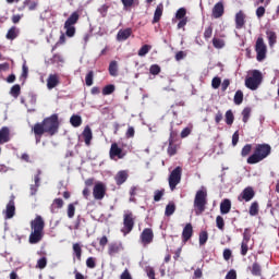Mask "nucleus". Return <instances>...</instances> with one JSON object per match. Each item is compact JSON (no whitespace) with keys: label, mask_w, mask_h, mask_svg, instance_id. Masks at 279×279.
Returning <instances> with one entry per match:
<instances>
[{"label":"nucleus","mask_w":279,"mask_h":279,"mask_svg":"<svg viewBox=\"0 0 279 279\" xmlns=\"http://www.w3.org/2000/svg\"><path fill=\"white\" fill-rule=\"evenodd\" d=\"M114 93V85H107L102 88V95H112Z\"/></svg>","instance_id":"49"},{"label":"nucleus","mask_w":279,"mask_h":279,"mask_svg":"<svg viewBox=\"0 0 279 279\" xmlns=\"http://www.w3.org/2000/svg\"><path fill=\"white\" fill-rule=\"evenodd\" d=\"M163 10L165 5L162 3H159L155 10L153 23H158V21H160Z\"/></svg>","instance_id":"28"},{"label":"nucleus","mask_w":279,"mask_h":279,"mask_svg":"<svg viewBox=\"0 0 279 279\" xmlns=\"http://www.w3.org/2000/svg\"><path fill=\"white\" fill-rule=\"evenodd\" d=\"M123 243L121 242H113L109 244L108 254L109 256H116L119 252H122Z\"/></svg>","instance_id":"17"},{"label":"nucleus","mask_w":279,"mask_h":279,"mask_svg":"<svg viewBox=\"0 0 279 279\" xmlns=\"http://www.w3.org/2000/svg\"><path fill=\"white\" fill-rule=\"evenodd\" d=\"M37 267H39V269H45V267H47V257H41L37 260Z\"/></svg>","instance_id":"56"},{"label":"nucleus","mask_w":279,"mask_h":279,"mask_svg":"<svg viewBox=\"0 0 279 279\" xmlns=\"http://www.w3.org/2000/svg\"><path fill=\"white\" fill-rule=\"evenodd\" d=\"M251 274L252 276H262L263 268L260 267V264H258L257 262L253 263L251 267Z\"/></svg>","instance_id":"33"},{"label":"nucleus","mask_w":279,"mask_h":279,"mask_svg":"<svg viewBox=\"0 0 279 279\" xmlns=\"http://www.w3.org/2000/svg\"><path fill=\"white\" fill-rule=\"evenodd\" d=\"M132 36V28L120 29L117 34V40L120 43L128 40Z\"/></svg>","instance_id":"22"},{"label":"nucleus","mask_w":279,"mask_h":279,"mask_svg":"<svg viewBox=\"0 0 279 279\" xmlns=\"http://www.w3.org/2000/svg\"><path fill=\"white\" fill-rule=\"evenodd\" d=\"M45 220H43V217L37 216L36 217V243L39 241H43V238L45 236Z\"/></svg>","instance_id":"11"},{"label":"nucleus","mask_w":279,"mask_h":279,"mask_svg":"<svg viewBox=\"0 0 279 279\" xmlns=\"http://www.w3.org/2000/svg\"><path fill=\"white\" fill-rule=\"evenodd\" d=\"M109 156L111 160H117V158L119 159L124 158L125 154H123V149H121L117 143H113L111 144Z\"/></svg>","instance_id":"13"},{"label":"nucleus","mask_w":279,"mask_h":279,"mask_svg":"<svg viewBox=\"0 0 279 279\" xmlns=\"http://www.w3.org/2000/svg\"><path fill=\"white\" fill-rule=\"evenodd\" d=\"M141 241L143 245H149L154 241V231L149 228H146L141 233Z\"/></svg>","instance_id":"14"},{"label":"nucleus","mask_w":279,"mask_h":279,"mask_svg":"<svg viewBox=\"0 0 279 279\" xmlns=\"http://www.w3.org/2000/svg\"><path fill=\"white\" fill-rule=\"evenodd\" d=\"M120 279H132V275H130V270L125 269L121 276Z\"/></svg>","instance_id":"64"},{"label":"nucleus","mask_w":279,"mask_h":279,"mask_svg":"<svg viewBox=\"0 0 279 279\" xmlns=\"http://www.w3.org/2000/svg\"><path fill=\"white\" fill-rule=\"evenodd\" d=\"M4 143H10V128L8 126L0 129V145H4Z\"/></svg>","instance_id":"19"},{"label":"nucleus","mask_w":279,"mask_h":279,"mask_svg":"<svg viewBox=\"0 0 279 279\" xmlns=\"http://www.w3.org/2000/svg\"><path fill=\"white\" fill-rule=\"evenodd\" d=\"M29 73V68H27V63L24 62L22 65V75L21 77H23V80H27V75Z\"/></svg>","instance_id":"52"},{"label":"nucleus","mask_w":279,"mask_h":279,"mask_svg":"<svg viewBox=\"0 0 279 279\" xmlns=\"http://www.w3.org/2000/svg\"><path fill=\"white\" fill-rule=\"evenodd\" d=\"M149 51H151V46H149V45H144V46L138 50V56H140V58H144V56L148 54Z\"/></svg>","instance_id":"41"},{"label":"nucleus","mask_w":279,"mask_h":279,"mask_svg":"<svg viewBox=\"0 0 279 279\" xmlns=\"http://www.w3.org/2000/svg\"><path fill=\"white\" fill-rule=\"evenodd\" d=\"M175 19L179 21L178 29H182V27H186V24L189 23V17H186V9L180 8L175 12Z\"/></svg>","instance_id":"10"},{"label":"nucleus","mask_w":279,"mask_h":279,"mask_svg":"<svg viewBox=\"0 0 279 279\" xmlns=\"http://www.w3.org/2000/svg\"><path fill=\"white\" fill-rule=\"evenodd\" d=\"M173 213H175V203H169L166 206L165 215H166V217H171V215H173Z\"/></svg>","instance_id":"39"},{"label":"nucleus","mask_w":279,"mask_h":279,"mask_svg":"<svg viewBox=\"0 0 279 279\" xmlns=\"http://www.w3.org/2000/svg\"><path fill=\"white\" fill-rule=\"evenodd\" d=\"M255 195L256 193L254 192V189L252 186H248L243 190V192L239 196V201L241 202L242 199H244V202H252Z\"/></svg>","instance_id":"15"},{"label":"nucleus","mask_w":279,"mask_h":279,"mask_svg":"<svg viewBox=\"0 0 279 279\" xmlns=\"http://www.w3.org/2000/svg\"><path fill=\"white\" fill-rule=\"evenodd\" d=\"M260 84H263V73L259 70H253L252 75L245 80L246 88L257 90Z\"/></svg>","instance_id":"5"},{"label":"nucleus","mask_w":279,"mask_h":279,"mask_svg":"<svg viewBox=\"0 0 279 279\" xmlns=\"http://www.w3.org/2000/svg\"><path fill=\"white\" fill-rule=\"evenodd\" d=\"M216 226L218 230H223V228H226V221L223 220V217L221 216L216 217Z\"/></svg>","instance_id":"45"},{"label":"nucleus","mask_w":279,"mask_h":279,"mask_svg":"<svg viewBox=\"0 0 279 279\" xmlns=\"http://www.w3.org/2000/svg\"><path fill=\"white\" fill-rule=\"evenodd\" d=\"M82 136L85 141V145H87V147L90 145V141H93V130L90 129V126H85Z\"/></svg>","instance_id":"25"},{"label":"nucleus","mask_w":279,"mask_h":279,"mask_svg":"<svg viewBox=\"0 0 279 279\" xmlns=\"http://www.w3.org/2000/svg\"><path fill=\"white\" fill-rule=\"evenodd\" d=\"M121 1L124 7V10H128V8H132V5H134V0H121Z\"/></svg>","instance_id":"61"},{"label":"nucleus","mask_w":279,"mask_h":279,"mask_svg":"<svg viewBox=\"0 0 279 279\" xmlns=\"http://www.w3.org/2000/svg\"><path fill=\"white\" fill-rule=\"evenodd\" d=\"M119 73V64L117 63V61H111L109 64V74L112 77H117Z\"/></svg>","instance_id":"32"},{"label":"nucleus","mask_w":279,"mask_h":279,"mask_svg":"<svg viewBox=\"0 0 279 279\" xmlns=\"http://www.w3.org/2000/svg\"><path fill=\"white\" fill-rule=\"evenodd\" d=\"M70 123L73 128H80L82 125V116L73 114L70 118Z\"/></svg>","instance_id":"34"},{"label":"nucleus","mask_w":279,"mask_h":279,"mask_svg":"<svg viewBox=\"0 0 279 279\" xmlns=\"http://www.w3.org/2000/svg\"><path fill=\"white\" fill-rule=\"evenodd\" d=\"M169 186L171 191H175V186L182 182V168L177 167L169 175L168 179Z\"/></svg>","instance_id":"7"},{"label":"nucleus","mask_w":279,"mask_h":279,"mask_svg":"<svg viewBox=\"0 0 279 279\" xmlns=\"http://www.w3.org/2000/svg\"><path fill=\"white\" fill-rule=\"evenodd\" d=\"M108 4H102L99 9L98 12L99 14H101V16H106V14H108Z\"/></svg>","instance_id":"59"},{"label":"nucleus","mask_w":279,"mask_h":279,"mask_svg":"<svg viewBox=\"0 0 279 279\" xmlns=\"http://www.w3.org/2000/svg\"><path fill=\"white\" fill-rule=\"evenodd\" d=\"M128 177H129L128 171L125 170L119 171L114 177L116 184H118V186H121V184H125V182L128 181Z\"/></svg>","instance_id":"21"},{"label":"nucleus","mask_w":279,"mask_h":279,"mask_svg":"<svg viewBox=\"0 0 279 279\" xmlns=\"http://www.w3.org/2000/svg\"><path fill=\"white\" fill-rule=\"evenodd\" d=\"M186 58V52L184 51H179L175 53V60L177 62H180V60H184Z\"/></svg>","instance_id":"60"},{"label":"nucleus","mask_w":279,"mask_h":279,"mask_svg":"<svg viewBox=\"0 0 279 279\" xmlns=\"http://www.w3.org/2000/svg\"><path fill=\"white\" fill-rule=\"evenodd\" d=\"M72 250H73V256H75L77 260H82V244L74 243L72 246Z\"/></svg>","instance_id":"30"},{"label":"nucleus","mask_w":279,"mask_h":279,"mask_svg":"<svg viewBox=\"0 0 279 279\" xmlns=\"http://www.w3.org/2000/svg\"><path fill=\"white\" fill-rule=\"evenodd\" d=\"M250 243V235L244 234L242 243H241V255L246 256L247 252L250 250V246L247 244Z\"/></svg>","instance_id":"27"},{"label":"nucleus","mask_w":279,"mask_h":279,"mask_svg":"<svg viewBox=\"0 0 279 279\" xmlns=\"http://www.w3.org/2000/svg\"><path fill=\"white\" fill-rule=\"evenodd\" d=\"M252 114V109L250 108H244L243 111H242V121L243 123H247V121H250V116Z\"/></svg>","instance_id":"42"},{"label":"nucleus","mask_w":279,"mask_h":279,"mask_svg":"<svg viewBox=\"0 0 279 279\" xmlns=\"http://www.w3.org/2000/svg\"><path fill=\"white\" fill-rule=\"evenodd\" d=\"M95 77V73L93 71H89L85 77V84L86 86H93V80Z\"/></svg>","instance_id":"46"},{"label":"nucleus","mask_w":279,"mask_h":279,"mask_svg":"<svg viewBox=\"0 0 279 279\" xmlns=\"http://www.w3.org/2000/svg\"><path fill=\"white\" fill-rule=\"evenodd\" d=\"M244 26H245V13H243V11H239L235 14V28L243 29Z\"/></svg>","instance_id":"20"},{"label":"nucleus","mask_w":279,"mask_h":279,"mask_svg":"<svg viewBox=\"0 0 279 279\" xmlns=\"http://www.w3.org/2000/svg\"><path fill=\"white\" fill-rule=\"evenodd\" d=\"M225 119H226L227 125H232V123H234V113L232 112V110L229 109L226 112Z\"/></svg>","instance_id":"37"},{"label":"nucleus","mask_w":279,"mask_h":279,"mask_svg":"<svg viewBox=\"0 0 279 279\" xmlns=\"http://www.w3.org/2000/svg\"><path fill=\"white\" fill-rule=\"evenodd\" d=\"M146 272L149 279H156V271H154V268L147 267Z\"/></svg>","instance_id":"58"},{"label":"nucleus","mask_w":279,"mask_h":279,"mask_svg":"<svg viewBox=\"0 0 279 279\" xmlns=\"http://www.w3.org/2000/svg\"><path fill=\"white\" fill-rule=\"evenodd\" d=\"M233 101L235 104V106H241V104H243V92L242 90H236Z\"/></svg>","instance_id":"38"},{"label":"nucleus","mask_w":279,"mask_h":279,"mask_svg":"<svg viewBox=\"0 0 279 279\" xmlns=\"http://www.w3.org/2000/svg\"><path fill=\"white\" fill-rule=\"evenodd\" d=\"M250 215H251V217H256V215H258V203L257 202L252 203V205L250 207Z\"/></svg>","instance_id":"44"},{"label":"nucleus","mask_w":279,"mask_h":279,"mask_svg":"<svg viewBox=\"0 0 279 279\" xmlns=\"http://www.w3.org/2000/svg\"><path fill=\"white\" fill-rule=\"evenodd\" d=\"M58 84H60V77L58 76V74H50L47 78V88L51 90L56 88Z\"/></svg>","instance_id":"18"},{"label":"nucleus","mask_w":279,"mask_h":279,"mask_svg":"<svg viewBox=\"0 0 279 279\" xmlns=\"http://www.w3.org/2000/svg\"><path fill=\"white\" fill-rule=\"evenodd\" d=\"M32 233L29 235V243H36V219L31 221Z\"/></svg>","instance_id":"35"},{"label":"nucleus","mask_w":279,"mask_h":279,"mask_svg":"<svg viewBox=\"0 0 279 279\" xmlns=\"http://www.w3.org/2000/svg\"><path fill=\"white\" fill-rule=\"evenodd\" d=\"M211 36H213V26H208L207 28H205L204 38L205 40H209Z\"/></svg>","instance_id":"55"},{"label":"nucleus","mask_w":279,"mask_h":279,"mask_svg":"<svg viewBox=\"0 0 279 279\" xmlns=\"http://www.w3.org/2000/svg\"><path fill=\"white\" fill-rule=\"evenodd\" d=\"M208 204V191L205 187L198 190L194 197V211L195 215L199 216L206 210Z\"/></svg>","instance_id":"3"},{"label":"nucleus","mask_w":279,"mask_h":279,"mask_svg":"<svg viewBox=\"0 0 279 279\" xmlns=\"http://www.w3.org/2000/svg\"><path fill=\"white\" fill-rule=\"evenodd\" d=\"M223 12H225L223 2L219 1L214 5L211 14L214 19H221L223 16Z\"/></svg>","instance_id":"16"},{"label":"nucleus","mask_w":279,"mask_h":279,"mask_svg":"<svg viewBox=\"0 0 279 279\" xmlns=\"http://www.w3.org/2000/svg\"><path fill=\"white\" fill-rule=\"evenodd\" d=\"M252 151V144H246L241 150V157L245 158L246 156H250Z\"/></svg>","instance_id":"43"},{"label":"nucleus","mask_w":279,"mask_h":279,"mask_svg":"<svg viewBox=\"0 0 279 279\" xmlns=\"http://www.w3.org/2000/svg\"><path fill=\"white\" fill-rule=\"evenodd\" d=\"M231 209H232V202H230V199H228V198H225L220 203V213H221V215H228V213H230Z\"/></svg>","instance_id":"24"},{"label":"nucleus","mask_w":279,"mask_h":279,"mask_svg":"<svg viewBox=\"0 0 279 279\" xmlns=\"http://www.w3.org/2000/svg\"><path fill=\"white\" fill-rule=\"evenodd\" d=\"M163 195H165V190L155 191L154 202H160Z\"/></svg>","instance_id":"48"},{"label":"nucleus","mask_w":279,"mask_h":279,"mask_svg":"<svg viewBox=\"0 0 279 279\" xmlns=\"http://www.w3.org/2000/svg\"><path fill=\"white\" fill-rule=\"evenodd\" d=\"M68 217L69 219H73V217H75V205L70 204L68 206Z\"/></svg>","instance_id":"51"},{"label":"nucleus","mask_w":279,"mask_h":279,"mask_svg":"<svg viewBox=\"0 0 279 279\" xmlns=\"http://www.w3.org/2000/svg\"><path fill=\"white\" fill-rule=\"evenodd\" d=\"M213 46L215 47V49H223L226 47V41H223V39L214 37Z\"/></svg>","instance_id":"36"},{"label":"nucleus","mask_w":279,"mask_h":279,"mask_svg":"<svg viewBox=\"0 0 279 279\" xmlns=\"http://www.w3.org/2000/svg\"><path fill=\"white\" fill-rule=\"evenodd\" d=\"M266 36L268 38L269 47H274L276 45V43L278 41V36L276 35V32L267 31Z\"/></svg>","instance_id":"29"},{"label":"nucleus","mask_w":279,"mask_h":279,"mask_svg":"<svg viewBox=\"0 0 279 279\" xmlns=\"http://www.w3.org/2000/svg\"><path fill=\"white\" fill-rule=\"evenodd\" d=\"M10 95L16 99L21 95V85L15 84L11 87Z\"/></svg>","instance_id":"40"},{"label":"nucleus","mask_w":279,"mask_h":279,"mask_svg":"<svg viewBox=\"0 0 279 279\" xmlns=\"http://www.w3.org/2000/svg\"><path fill=\"white\" fill-rule=\"evenodd\" d=\"M208 241V232L203 231L199 233V245H206V242Z\"/></svg>","instance_id":"47"},{"label":"nucleus","mask_w":279,"mask_h":279,"mask_svg":"<svg viewBox=\"0 0 279 279\" xmlns=\"http://www.w3.org/2000/svg\"><path fill=\"white\" fill-rule=\"evenodd\" d=\"M58 128H60V123L58 122V114H52L49 118H46L43 124H36V134L40 136V134H45L47 132L50 136L57 134Z\"/></svg>","instance_id":"1"},{"label":"nucleus","mask_w":279,"mask_h":279,"mask_svg":"<svg viewBox=\"0 0 279 279\" xmlns=\"http://www.w3.org/2000/svg\"><path fill=\"white\" fill-rule=\"evenodd\" d=\"M255 51L257 53V62H263V60L267 58V45H265L263 37L257 38L255 44Z\"/></svg>","instance_id":"8"},{"label":"nucleus","mask_w":279,"mask_h":279,"mask_svg":"<svg viewBox=\"0 0 279 279\" xmlns=\"http://www.w3.org/2000/svg\"><path fill=\"white\" fill-rule=\"evenodd\" d=\"M149 73H150L151 75H158V74H160V65H158V64H153V65H150Z\"/></svg>","instance_id":"50"},{"label":"nucleus","mask_w":279,"mask_h":279,"mask_svg":"<svg viewBox=\"0 0 279 279\" xmlns=\"http://www.w3.org/2000/svg\"><path fill=\"white\" fill-rule=\"evenodd\" d=\"M93 195L95 199H102L106 197V184L101 182L96 183L93 190Z\"/></svg>","instance_id":"12"},{"label":"nucleus","mask_w":279,"mask_h":279,"mask_svg":"<svg viewBox=\"0 0 279 279\" xmlns=\"http://www.w3.org/2000/svg\"><path fill=\"white\" fill-rule=\"evenodd\" d=\"M17 37H19V31L16 29L15 26H12V27L8 31V33H7V35H5V38H7V40H14V39H16Z\"/></svg>","instance_id":"31"},{"label":"nucleus","mask_w":279,"mask_h":279,"mask_svg":"<svg viewBox=\"0 0 279 279\" xmlns=\"http://www.w3.org/2000/svg\"><path fill=\"white\" fill-rule=\"evenodd\" d=\"M219 86H221V78L218 77V76H215L213 80H211V87L217 89L219 88Z\"/></svg>","instance_id":"53"},{"label":"nucleus","mask_w":279,"mask_h":279,"mask_svg":"<svg viewBox=\"0 0 279 279\" xmlns=\"http://www.w3.org/2000/svg\"><path fill=\"white\" fill-rule=\"evenodd\" d=\"M136 221V217H134V214L132 211H125L123 215V228L121 229V232L124 236H128L132 230H134V223Z\"/></svg>","instance_id":"6"},{"label":"nucleus","mask_w":279,"mask_h":279,"mask_svg":"<svg viewBox=\"0 0 279 279\" xmlns=\"http://www.w3.org/2000/svg\"><path fill=\"white\" fill-rule=\"evenodd\" d=\"M271 155V145L269 144H257L254 148V153L246 159L247 165H258L263 162L265 158Z\"/></svg>","instance_id":"2"},{"label":"nucleus","mask_w":279,"mask_h":279,"mask_svg":"<svg viewBox=\"0 0 279 279\" xmlns=\"http://www.w3.org/2000/svg\"><path fill=\"white\" fill-rule=\"evenodd\" d=\"M62 206H64V201L62 198H56L50 206V213H58Z\"/></svg>","instance_id":"26"},{"label":"nucleus","mask_w":279,"mask_h":279,"mask_svg":"<svg viewBox=\"0 0 279 279\" xmlns=\"http://www.w3.org/2000/svg\"><path fill=\"white\" fill-rule=\"evenodd\" d=\"M77 21H80V11H74L73 13H71V15L65 21V36H68L69 38H73V36H75V25Z\"/></svg>","instance_id":"4"},{"label":"nucleus","mask_w":279,"mask_h":279,"mask_svg":"<svg viewBox=\"0 0 279 279\" xmlns=\"http://www.w3.org/2000/svg\"><path fill=\"white\" fill-rule=\"evenodd\" d=\"M256 16L257 19H263V16H265V7H258L256 9Z\"/></svg>","instance_id":"57"},{"label":"nucleus","mask_w":279,"mask_h":279,"mask_svg":"<svg viewBox=\"0 0 279 279\" xmlns=\"http://www.w3.org/2000/svg\"><path fill=\"white\" fill-rule=\"evenodd\" d=\"M191 236H193V225L187 223L185 225V227L183 228L182 231V238L184 243H186V241H189L191 239Z\"/></svg>","instance_id":"23"},{"label":"nucleus","mask_w":279,"mask_h":279,"mask_svg":"<svg viewBox=\"0 0 279 279\" xmlns=\"http://www.w3.org/2000/svg\"><path fill=\"white\" fill-rule=\"evenodd\" d=\"M86 266L89 268V269H95V267H97V264L95 263V257H88L86 259Z\"/></svg>","instance_id":"54"},{"label":"nucleus","mask_w":279,"mask_h":279,"mask_svg":"<svg viewBox=\"0 0 279 279\" xmlns=\"http://www.w3.org/2000/svg\"><path fill=\"white\" fill-rule=\"evenodd\" d=\"M226 279H236V270L231 269L227 275Z\"/></svg>","instance_id":"63"},{"label":"nucleus","mask_w":279,"mask_h":279,"mask_svg":"<svg viewBox=\"0 0 279 279\" xmlns=\"http://www.w3.org/2000/svg\"><path fill=\"white\" fill-rule=\"evenodd\" d=\"M223 258H225L226 260H229L230 258H232V251H231L230 248H226V250L223 251Z\"/></svg>","instance_id":"62"},{"label":"nucleus","mask_w":279,"mask_h":279,"mask_svg":"<svg viewBox=\"0 0 279 279\" xmlns=\"http://www.w3.org/2000/svg\"><path fill=\"white\" fill-rule=\"evenodd\" d=\"M14 199H16V197L14 195H11L7 207L3 210L5 219H12L14 215H16V204L14 203Z\"/></svg>","instance_id":"9"}]
</instances>
